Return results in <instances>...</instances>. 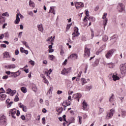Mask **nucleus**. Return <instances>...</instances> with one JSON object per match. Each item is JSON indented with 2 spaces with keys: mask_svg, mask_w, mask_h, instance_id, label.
Listing matches in <instances>:
<instances>
[{
  "mask_svg": "<svg viewBox=\"0 0 126 126\" xmlns=\"http://www.w3.org/2000/svg\"><path fill=\"white\" fill-rule=\"evenodd\" d=\"M68 72V70L64 68L63 69L62 71H61V74L64 75L65 73H67Z\"/></svg>",
  "mask_w": 126,
  "mask_h": 126,
  "instance_id": "22",
  "label": "nucleus"
},
{
  "mask_svg": "<svg viewBox=\"0 0 126 126\" xmlns=\"http://www.w3.org/2000/svg\"><path fill=\"white\" fill-rule=\"evenodd\" d=\"M57 93V94H58V95H60V94H62V93H63V91H58Z\"/></svg>",
  "mask_w": 126,
  "mask_h": 126,
  "instance_id": "62",
  "label": "nucleus"
},
{
  "mask_svg": "<svg viewBox=\"0 0 126 126\" xmlns=\"http://www.w3.org/2000/svg\"><path fill=\"white\" fill-rule=\"evenodd\" d=\"M74 118L71 117L70 118V120L69 121V125H70V124H72V123H74Z\"/></svg>",
  "mask_w": 126,
  "mask_h": 126,
  "instance_id": "34",
  "label": "nucleus"
},
{
  "mask_svg": "<svg viewBox=\"0 0 126 126\" xmlns=\"http://www.w3.org/2000/svg\"><path fill=\"white\" fill-rule=\"evenodd\" d=\"M19 75H20V72H19V70L16 72H11L10 77H14L15 78V77H17V76H19Z\"/></svg>",
  "mask_w": 126,
  "mask_h": 126,
  "instance_id": "6",
  "label": "nucleus"
},
{
  "mask_svg": "<svg viewBox=\"0 0 126 126\" xmlns=\"http://www.w3.org/2000/svg\"><path fill=\"white\" fill-rule=\"evenodd\" d=\"M108 64L109 65H112L111 66H109V68H113L114 67V64L113 63H109Z\"/></svg>",
  "mask_w": 126,
  "mask_h": 126,
  "instance_id": "51",
  "label": "nucleus"
},
{
  "mask_svg": "<svg viewBox=\"0 0 126 126\" xmlns=\"http://www.w3.org/2000/svg\"><path fill=\"white\" fill-rule=\"evenodd\" d=\"M81 94H73V98H74V99H77L78 102H79V99L81 98Z\"/></svg>",
  "mask_w": 126,
  "mask_h": 126,
  "instance_id": "8",
  "label": "nucleus"
},
{
  "mask_svg": "<svg viewBox=\"0 0 126 126\" xmlns=\"http://www.w3.org/2000/svg\"><path fill=\"white\" fill-rule=\"evenodd\" d=\"M29 5H30V6L33 7V8H34V7H35V3L31 0H30L29 2Z\"/></svg>",
  "mask_w": 126,
  "mask_h": 126,
  "instance_id": "27",
  "label": "nucleus"
},
{
  "mask_svg": "<svg viewBox=\"0 0 126 126\" xmlns=\"http://www.w3.org/2000/svg\"><path fill=\"white\" fill-rule=\"evenodd\" d=\"M79 118V123L80 125H81L82 122H81V120H82V117L81 116H78Z\"/></svg>",
  "mask_w": 126,
  "mask_h": 126,
  "instance_id": "45",
  "label": "nucleus"
},
{
  "mask_svg": "<svg viewBox=\"0 0 126 126\" xmlns=\"http://www.w3.org/2000/svg\"><path fill=\"white\" fill-rule=\"evenodd\" d=\"M19 105H20L19 106L20 108H22L23 111L24 112H27V107L26 106H24V105L22 104L21 103H20Z\"/></svg>",
  "mask_w": 126,
  "mask_h": 126,
  "instance_id": "18",
  "label": "nucleus"
},
{
  "mask_svg": "<svg viewBox=\"0 0 126 126\" xmlns=\"http://www.w3.org/2000/svg\"><path fill=\"white\" fill-rule=\"evenodd\" d=\"M93 87L92 86H87L86 87V89L87 91H90V90H91V89H92Z\"/></svg>",
  "mask_w": 126,
  "mask_h": 126,
  "instance_id": "37",
  "label": "nucleus"
},
{
  "mask_svg": "<svg viewBox=\"0 0 126 126\" xmlns=\"http://www.w3.org/2000/svg\"><path fill=\"white\" fill-rule=\"evenodd\" d=\"M71 24L67 25L66 29L67 30H68L70 28V27H71Z\"/></svg>",
  "mask_w": 126,
  "mask_h": 126,
  "instance_id": "55",
  "label": "nucleus"
},
{
  "mask_svg": "<svg viewBox=\"0 0 126 126\" xmlns=\"http://www.w3.org/2000/svg\"><path fill=\"white\" fill-rule=\"evenodd\" d=\"M90 56V49L85 48V54H84V58Z\"/></svg>",
  "mask_w": 126,
  "mask_h": 126,
  "instance_id": "5",
  "label": "nucleus"
},
{
  "mask_svg": "<svg viewBox=\"0 0 126 126\" xmlns=\"http://www.w3.org/2000/svg\"><path fill=\"white\" fill-rule=\"evenodd\" d=\"M5 98H6V95L4 94H0V99L2 101L3 100H5Z\"/></svg>",
  "mask_w": 126,
  "mask_h": 126,
  "instance_id": "23",
  "label": "nucleus"
},
{
  "mask_svg": "<svg viewBox=\"0 0 126 126\" xmlns=\"http://www.w3.org/2000/svg\"><path fill=\"white\" fill-rule=\"evenodd\" d=\"M116 52V50L115 49H110L108 51L106 54L105 55V57L106 59H110L113 55H114V53Z\"/></svg>",
  "mask_w": 126,
  "mask_h": 126,
  "instance_id": "2",
  "label": "nucleus"
},
{
  "mask_svg": "<svg viewBox=\"0 0 126 126\" xmlns=\"http://www.w3.org/2000/svg\"><path fill=\"white\" fill-rule=\"evenodd\" d=\"M108 39H109V37L107 35L104 34L102 36V41H103V42H107V41H108Z\"/></svg>",
  "mask_w": 126,
  "mask_h": 126,
  "instance_id": "20",
  "label": "nucleus"
},
{
  "mask_svg": "<svg viewBox=\"0 0 126 126\" xmlns=\"http://www.w3.org/2000/svg\"><path fill=\"white\" fill-rule=\"evenodd\" d=\"M12 104H13V102L12 101H10L7 105V108H9V107H11V105H12Z\"/></svg>",
  "mask_w": 126,
  "mask_h": 126,
  "instance_id": "50",
  "label": "nucleus"
},
{
  "mask_svg": "<svg viewBox=\"0 0 126 126\" xmlns=\"http://www.w3.org/2000/svg\"><path fill=\"white\" fill-rule=\"evenodd\" d=\"M14 100L15 102H18V101H19V98L18 97V96L16 95Z\"/></svg>",
  "mask_w": 126,
  "mask_h": 126,
  "instance_id": "41",
  "label": "nucleus"
},
{
  "mask_svg": "<svg viewBox=\"0 0 126 126\" xmlns=\"http://www.w3.org/2000/svg\"><path fill=\"white\" fill-rule=\"evenodd\" d=\"M4 36L6 38H7V37H8V36H9V34L8 33V32H6L4 33Z\"/></svg>",
  "mask_w": 126,
  "mask_h": 126,
  "instance_id": "56",
  "label": "nucleus"
},
{
  "mask_svg": "<svg viewBox=\"0 0 126 126\" xmlns=\"http://www.w3.org/2000/svg\"><path fill=\"white\" fill-rule=\"evenodd\" d=\"M88 19H89L90 21H95V18H94V17H90L89 19L88 18Z\"/></svg>",
  "mask_w": 126,
  "mask_h": 126,
  "instance_id": "38",
  "label": "nucleus"
},
{
  "mask_svg": "<svg viewBox=\"0 0 126 126\" xmlns=\"http://www.w3.org/2000/svg\"><path fill=\"white\" fill-rule=\"evenodd\" d=\"M42 124H43V125H45V124H46V118L45 117H43L42 119Z\"/></svg>",
  "mask_w": 126,
  "mask_h": 126,
  "instance_id": "49",
  "label": "nucleus"
},
{
  "mask_svg": "<svg viewBox=\"0 0 126 126\" xmlns=\"http://www.w3.org/2000/svg\"><path fill=\"white\" fill-rule=\"evenodd\" d=\"M91 32H92V39L93 38V37H94V31H93V30L92 29H91Z\"/></svg>",
  "mask_w": 126,
  "mask_h": 126,
  "instance_id": "43",
  "label": "nucleus"
},
{
  "mask_svg": "<svg viewBox=\"0 0 126 126\" xmlns=\"http://www.w3.org/2000/svg\"><path fill=\"white\" fill-rule=\"evenodd\" d=\"M43 82H44V83H46V84H48V83H49V81H48V80L46 79V78L43 80Z\"/></svg>",
  "mask_w": 126,
  "mask_h": 126,
  "instance_id": "60",
  "label": "nucleus"
},
{
  "mask_svg": "<svg viewBox=\"0 0 126 126\" xmlns=\"http://www.w3.org/2000/svg\"><path fill=\"white\" fill-rule=\"evenodd\" d=\"M15 67H16V66L15 65V64H11L8 66H5V68H9V69H11L12 68H15Z\"/></svg>",
  "mask_w": 126,
  "mask_h": 126,
  "instance_id": "19",
  "label": "nucleus"
},
{
  "mask_svg": "<svg viewBox=\"0 0 126 126\" xmlns=\"http://www.w3.org/2000/svg\"><path fill=\"white\" fill-rule=\"evenodd\" d=\"M45 105H46V106H49V105H50V102H49V100H46L45 101Z\"/></svg>",
  "mask_w": 126,
  "mask_h": 126,
  "instance_id": "59",
  "label": "nucleus"
},
{
  "mask_svg": "<svg viewBox=\"0 0 126 126\" xmlns=\"http://www.w3.org/2000/svg\"><path fill=\"white\" fill-rule=\"evenodd\" d=\"M21 90L23 93H26L27 92V89L25 87H22Z\"/></svg>",
  "mask_w": 126,
  "mask_h": 126,
  "instance_id": "28",
  "label": "nucleus"
},
{
  "mask_svg": "<svg viewBox=\"0 0 126 126\" xmlns=\"http://www.w3.org/2000/svg\"><path fill=\"white\" fill-rule=\"evenodd\" d=\"M31 117H32V115L30 114H28L26 115V118L28 120H31Z\"/></svg>",
  "mask_w": 126,
  "mask_h": 126,
  "instance_id": "31",
  "label": "nucleus"
},
{
  "mask_svg": "<svg viewBox=\"0 0 126 126\" xmlns=\"http://www.w3.org/2000/svg\"><path fill=\"white\" fill-rule=\"evenodd\" d=\"M114 101H115V98H114V94H112L109 98V102H114Z\"/></svg>",
  "mask_w": 126,
  "mask_h": 126,
  "instance_id": "30",
  "label": "nucleus"
},
{
  "mask_svg": "<svg viewBox=\"0 0 126 126\" xmlns=\"http://www.w3.org/2000/svg\"><path fill=\"white\" fill-rule=\"evenodd\" d=\"M82 105H83V110H84V111H85V110L87 109V107L88 106V104H87V102H86V101L84 100L82 103Z\"/></svg>",
  "mask_w": 126,
  "mask_h": 126,
  "instance_id": "15",
  "label": "nucleus"
},
{
  "mask_svg": "<svg viewBox=\"0 0 126 126\" xmlns=\"http://www.w3.org/2000/svg\"><path fill=\"white\" fill-rule=\"evenodd\" d=\"M119 5L121 8V9L119 10L120 12H123V11H125V5L123 4L122 3H119Z\"/></svg>",
  "mask_w": 126,
  "mask_h": 126,
  "instance_id": "14",
  "label": "nucleus"
},
{
  "mask_svg": "<svg viewBox=\"0 0 126 126\" xmlns=\"http://www.w3.org/2000/svg\"><path fill=\"white\" fill-rule=\"evenodd\" d=\"M22 120H23V121H25V116L24 115H22L21 117Z\"/></svg>",
  "mask_w": 126,
  "mask_h": 126,
  "instance_id": "63",
  "label": "nucleus"
},
{
  "mask_svg": "<svg viewBox=\"0 0 126 126\" xmlns=\"http://www.w3.org/2000/svg\"><path fill=\"white\" fill-rule=\"evenodd\" d=\"M6 122V119H5V116L4 115H2L0 118V123L1 124H4Z\"/></svg>",
  "mask_w": 126,
  "mask_h": 126,
  "instance_id": "13",
  "label": "nucleus"
},
{
  "mask_svg": "<svg viewBox=\"0 0 126 126\" xmlns=\"http://www.w3.org/2000/svg\"><path fill=\"white\" fill-rule=\"evenodd\" d=\"M103 112H104V109L99 108V114H102V113H103Z\"/></svg>",
  "mask_w": 126,
  "mask_h": 126,
  "instance_id": "44",
  "label": "nucleus"
},
{
  "mask_svg": "<svg viewBox=\"0 0 126 126\" xmlns=\"http://www.w3.org/2000/svg\"><path fill=\"white\" fill-rule=\"evenodd\" d=\"M112 78L114 81H117V80H119V79H120V78L119 77V76L116 75H113Z\"/></svg>",
  "mask_w": 126,
  "mask_h": 126,
  "instance_id": "24",
  "label": "nucleus"
},
{
  "mask_svg": "<svg viewBox=\"0 0 126 126\" xmlns=\"http://www.w3.org/2000/svg\"><path fill=\"white\" fill-rule=\"evenodd\" d=\"M107 23H108V19H106L103 21L104 29H105L106 25H107Z\"/></svg>",
  "mask_w": 126,
  "mask_h": 126,
  "instance_id": "32",
  "label": "nucleus"
},
{
  "mask_svg": "<svg viewBox=\"0 0 126 126\" xmlns=\"http://www.w3.org/2000/svg\"><path fill=\"white\" fill-rule=\"evenodd\" d=\"M16 93V91L14 90V91H12V92H11V96H13V95H14V94H15Z\"/></svg>",
  "mask_w": 126,
  "mask_h": 126,
  "instance_id": "46",
  "label": "nucleus"
},
{
  "mask_svg": "<svg viewBox=\"0 0 126 126\" xmlns=\"http://www.w3.org/2000/svg\"><path fill=\"white\" fill-rule=\"evenodd\" d=\"M16 20L14 22L15 24H19L20 22V18H19V13H17L16 17Z\"/></svg>",
  "mask_w": 126,
  "mask_h": 126,
  "instance_id": "12",
  "label": "nucleus"
},
{
  "mask_svg": "<svg viewBox=\"0 0 126 126\" xmlns=\"http://www.w3.org/2000/svg\"><path fill=\"white\" fill-rule=\"evenodd\" d=\"M2 16H7L8 17V16H9V14H8V12H5V13L2 14Z\"/></svg>",
  "mask_w": 126,
  "mask_h": 126,
  "instance_id": "39",
  "label": "nucleus"
},
{
  "mask_svg": "<svg viewBox=\"0 0 126 126\" xmlns=\"http://www.w3.org/2000/svg\"><path fill=\"white\" fill-rule=\"evenodd\" d=\"M116 112L115 109H111L109 112L106 113V116L105 117L106 120H110V119H112L113 118V116H114V113Z\"/></svg>",
  "mask_w": 126,
  "mask_h": 126,
  "instance_id": "1",
  "label": "nucleus"
},
{
  "mask_svg": "<svg viewBox=\"0 0 126 126\" xmlns=\"http://www.w3.org/2000/svg\"><path fill=\"white\" fill-rule=\"evenodd\" d=\"M81 74H82V71H80L79 73V74H78V76L77 77H78L79 78H80L81 76Z\"/></svg>",
  "mask_w": 126,
  "mask_h": 126,
  "instance_id": "52",
  "label": "nucleus"
},
{
  "mask_svg": "<svg viewBox=\"0 0 126 126\" xmlns=\"http://www.w3.org/2000/svg\"><path fill=\"white\" fill-rule=\"evenodd\" d=\"M22 43L25 45V46L26 47V48H28V49H30V47H29V45H28V43L26 42V41H22Z\"/></svg>",
  "mask_w": 126,
  "mask_h": 126,
  "instance_id": "29",
  "label": "nucleus"
},
{
  "mask_svg": "<svg viewBox=\"0 0 126 126\" xmlns=\"http://www.w3.org/2000/svg\"><path fill=\"white\" fill-rule=\"evenodd\" d=\"M3 37H4V34H0V40H1V39H3Z\"/></svg>",
  "mask_w": 126,
  "mask_h": 126,
  "instance_id": "61",
  "label": "nucleus"
},
{
  "mask_svg": "<svg viewBox=\"0 0 126 126\" xmlns=\"http://www.w3.org/2000/svg\"><path fill=\"white\" fill-rule=\"evenodd\" d=\"M120 70L122 74H126V63L122 64L120 65Z\"/></svg>",
  "mask_w": 126,
  "mask_h": 126,
  "instance_id": "4",
  "label": "nucleus"
},
{
  "mask_svg": "<svg viewBox=\"0 0 126 126\" xmlns=\"http://www.w3.org/2000/svg\"><path fill=\"white\" fill-rule=\"evenodd\" d=\"M49 60L50 61H53V60H55V56L53 55H51L49 56Z\"/></svg>",
  "mask_w": 126,
  "mask_h": 126,
  "instance_id": "33",
  "label": "nucleus"
},
{
  "mask_svg": "<svg viewBox=\"0 0 126 126\" xmlns=\"http://www.w3.org/2000/svg\"><path fill=\"white\" fill-rule=\"evenodd\" d=\"M9 114H11L12 118L13 119H15V114H16V109L14 108L13 109H11L9 112Z\"/></svg>",
  "mask_w": 126,
  "mask_h": 126,
  "instance_id": "7",
  "label": "nucleus"
},
{
  "mask_svg": "<svg viewBox=\"0 0 126 126\" xmlns=\"http://www.w3.org/2000/svg\"><path fill=\"white\" fill-rule=\"evenodd\" d=\"M122 116L123 118H125V116H126V112L124 110H122Z\"/></svg>",
  "mask_w": 126,
  "mask_h": 126,
  "instance_id": "36",
  "label": "nucleus"
},
{
  "mask_svg": "<svg viewBox=\"0 0 126 126\" xmlns=\"http://www.w3.org/2000/svg\"><path fill=\"white\" fill-rule=\"evenodd\" d=\"M60 54L61 56H63V54H64V51H63V48H62L61 50Z\"/></svg>",
  "mask_w": 126,
  "mask_h": 126,
  "instance_id": "47",
  "label": "nucleus"
},
{
  "mask_svg": "<svg viewBox=\"0 0 126 126\" xmlns=\"http://www.w3.org/2000/svg\"><path fill=\"white\" fill-rule=\"evenodd\" d=\"M78 28L76 27L74 28V32L72 34L73 36L72 38V40H74V38H75V37H78L79 35H80V33L78 32Z\"/></svg>",
  "mask_w": 126,
  "mask_h": 126,
  "instance_id": "3",
  "label": "nucleus"
},
{
  "mask_svg": "<svg viewBox=\"0 0 126 126\" xmlns=\"http://www.w3.org/2000/svg\"><path fill=\"white\" fill-rule=\"evenodd\" d=\"M12 91L11 90V89H8V90H7V94H10V93H11V92H12Z\"/></svg>",
  "mask_w": 126,
  "mask_h": 126,
  "instance_id": "57",
  "label": "nucleus"
},
{
  "mask_svg": "<svg viewBox=\"0 0 126 126\" xmlns=\"http://www.w3.org/2000/svg\"><path fill=\"white\" fill-rule=\"evenodd\" d=\"M55 11V8L53 7H50V9L49 10V13H53Z\"/></svg>",
  "mask_w": 126,
  "mask_h": 126,
  "instance_id": "35",
  "label": "nucleus"
},
{
  "mask_svg": "<svg viewBox=\"0 0 126 126\" xmlns=\"http://www.w3.org/2000/svg\"><path fill=\"white\" fill-rule=\"evenodd\" d=\"M19 54V51L18 50V49L16 50L15 51V55H16V56H17V55H18Z\"/></svg>",
  "mask_w": 126,
  "mask_h": 126,
  "instance_id": "58",
  "label": "nucleus"
},
{
  "mask_svg": "<svg viewBox=\"0 0 126 126\" xmlns=\"http://www.w3.org/2000/svg\"><path fill=\"white\" fill-rule=\"evenodd\" d=\"M3 58H10V56L9 55V53L8 52H5L3 53Z\"/></svg>",
  "mask_w": 126,
  "mask_h": 126,
  "instance_id": "21",
  "label": "nucleus"
},
{
  "mask_svg": "<svg viewBox=\"0 0 126 126\" xmlns=\"http://www.w3.org/2000/svg\"><path fill=\"white\" fill-rule=\"evenodd\" d=\"M86 16L85 17L84 19V21H85L86 19H88V17H89V11L88 10L86 11Z\"/></svg>",
  "mask_w": 126,
  "mask_h": 126,
  "instance_id": "25",
  "label": "nucleus"
},
{
  "mask_svg": "<svg viewBox=\"0 0 126 126\" xmlns=\"http://www.w3.org/2000/svg\"><path fill=\"white\" fill-rule=\"evenodd\" d=\"M68 59L77 60L78 59V56L76 54H72L70 56L68 57Z\"/></svg>",
  "mask_w": 126,
  "mask_h": 126,
  "instance_id": "10",
  "label": "nucleus"
},
{
  "mask_svg": "<svg viewBox=\"0 0 126 126\" xmlns=\"http://www.w3.org/2000/svg\"><path fill=\"white\" fill-rule=\"evenodd\" d=\"M29 63H30L31 64H32V65H35V62L31 60L30 61H29Z\"/></svg>",
  "mask_w": 126,
  "mask_h": 126,
  "instance_id": "48",
  "label": "nucleus"
},
{
  "mask_svg": "<svg viewBox=\"0 0 126 126\" xmlns=\"http://www.w3.org/2000/svg\"><path fill=\"white\" fill-rule=\"evenodd\" d=\"M62 106L63 107H67V106H70V101L66 100L65 101H63L62 104Z\"/></svg>",
  "mask_w": 126,
  "mask_h": 126,
  "instance_id": "17",
  "label": "nucleus"
},
{
  "mask_svg": "<svg viewBox=\"0 0 126 126\" xmlns=\"http://www.w3.org/2000/svg\"><path fill=\"white\" fill-rule=\"evenodd\" d=\"M4 90H3V88H1L0 89V94H1V93H4Z\"/></svg>",
  "mask_w": 126,
  "mask_h": 126,
  "instance_id": "53",
  "label": "nucleus"
},
{
  "mask_svg": "<svg viewBox=\"0 0 126 126\" xmlns=\"http://www.w3.org/2000/svg\"><path fill=\"white\" fill-rule=\"evenodd\" d=\"M75 5L76 8L78 7H83L84 6V4L83 2H75Z\"/></svg>",
  "mask_w": 126,
  "mask_h": 126,
  "instance_id": "11",
  "label": "nucleus"
},
{
  "mask_svg": "<svg viewBox=\"0 0 126 126\" xmlns=\"http://www.w3.org/2000/svg\"><path fill=\"white\" fill-rule=\"evenodd\" d=\"M82 85H84L86 83H87V81L84 78H82L81 80Z\"/></svg>",
  "mask_w": 126,
  "mask_h": 126,
  "instance_id": "26",
  "label": "nucleus"
},
{
  "mask_svg": "<svg viewBox=\"0 0 126 126\" xmlns=\"http://www.w3.org/2000/svg\"><path fill=\"white\" fill-rule=\"evenodd\" d=\"M117 38L118 36L116 35H114L110 37V41L112 44L115 43L116 41H117Z\"/></svg>",
  "mask_w": 126,
  "mask_h": 126,
  "instance_id": "9",
  "label": "nucleus"
},
{
  "mask_svg": "<svg viewBox=\"0 0 126 126\" xmlns=\"http://www.w3.org/2000/svg\"><path fill=\"white\" fill-rule=\"evenodd\" d=\"M37 28H38L39 31L43 33L44 32V28H43V24H40L37 25Z\"/></svg>",
  "mask_w": 126,
  "mask_h": 126,
  "instance_id": "16",
  "label": "nucleus"
},
{
  "mask_svg": "<svg viewBox=\"0 0 126 126\" xmlns=\"http://www.w3.org/2000/svg\"><path fill=\"white\" fill-rule=\"evenodd\" d=\"M48 52H49V53H53V52H54V49H49L48 50Z\"/></svg>",
  "mask_w": 126,
  "mask_h": 126,
  "instance_id": "64",
  "label": "nucleus"
},
{
  "mask_svg": "<svg viewBox=\"0 0 126 126\" xmlns=\"http://www.w3.org/2000/svg\"><path fill=\"white\" fill-rule=\"evenodd\" d=\"M107 13H104L102 17V19H106V18H107Z\"/></svg>",
  "mask_w": 126,
  "mask_h": 126,
  "instance_id": "42",
  "label": "nucleus"
},
{
  "mask_svg": "<svg viewBox=\"0 0 126 126\" xmlns=\"http://www.w3.org/2000/svg\"><path fill=\"white\" fill-rule=\"evenodd\" d=\"M28 14L29 15H30L31 16L33 17L34 15V14L33 13V11H28Z\"/></svg>",
  "mask_w": 126,
  "mask_h": 126,
  "instance_id": "40",
  "label": "nucleus"
},
{
  "mask_svg": "<svg viewBox=\"0 0 126 126\" xmlns=\"http://www.w3.org/2000/svg\"><path fill=\"white\" fill-rule=\"evenodd\" d=\"M98 63H99L97 61H95L94 63V64H93V66H97V65H98Z\"/></svg>",
  "mask_w": 126,
  "mask_h": 126,
  "instance_id": "54",
  "label": "nucleus"
}]
</instances>
